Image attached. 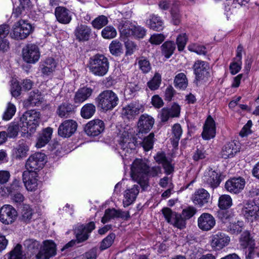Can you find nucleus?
Here are the masks:
<instances>
[{
    "instance_id": "1",
    "label": "nucleus",
    "mask_w": 259,
    "mask_h": 259,
    "mask_svg": "<svg viewBox=\"0 0 259 259\" xmlns=\"http://www.w3.org/2000/svg\"><path fill=\"white\" fill-rule=\"evenodd\" d=\"M88 67L95 76H104L108 71L109 62L104 55L98 54L90 58Z\"/></svg>"
},
{
    "instance_id": "2",
    "label": "nucleus",
    "mask_w": 259,
    "mask_h": 259,
    "mask_svg": "<svg viewBox=\"0 0 259 259\" xmlns=\"http://www.w3.org/2000/svg\"><path fill=\"white\" fill-rule=\"evenodd\" d=\"M95 101L97 107L106 112L113 110L117 106L119 98L112 90H107L100 93L96 98Z\"/></svg>"
},
{
    "instance_id": "3",
    "label": "nucleus",
    "mask_w": 259,
    "mask_h": 259,
    "mask_svg": "<svg viewBox=\"0 0 259 259\" xmlns=\"http://www.w3.org/2000/svg\"><path fill=\"white\" fill-rule=\"evenodd\" d=\"M33 31V28L30 23L26 20L20 19L14 24L10 35L14 39L21 40L27 37Z\"/></svg>"
},
{
    "instance_id": "4",
    "label": "nucleus",
    "mask_w": 259,
    "mask_h": 259,
    "mask_svg": "<svg viewBox=\"0 0 259 259\" xmlns=\"http://www.w3.org/2000/svg\"><path fill=\"white\" fill-rule=\"evenodd\" d=\"M161 211L168 223L181 230L186 228V222L181 214L172 211L168 207H164Z\"/></svg>"
},
{
    "instance_id": "5",
    "label": "nucleus",
    "mask_w": 259,
    "mask_h": 259,
    "mask_svg": "<svg viewBox=\"0 0 259 259\" xmlns=\"http://www.w3.org/2000/svg\"><path fill=\"white\" fill-rule=\"evenodd\" d=\"M149 165L145 160L136 159L131 166V176L139 182L145 180V174Z\"/></svg>"
},
{
    "instance_id": "6",
    "label": "nucleus",
    "mask_w": 259,
    "mask_h": 259,
    "mask_svg": "<svg viewBox=\"0 0 259 259\" xmlns=\"http://www.w3.org/2000/svg\"><path fill=\"white\" fill-rule=\"evenodd\" d=\"M24 126L27 127V133H33L40 122L39 114L34 110L24 113L22 117Z\"/></svg>"
},
{
    "instance_id": "7",
    "label": "nucleus",
    "mask_w": 259,
    "mask_h": 259,
    "mask_svg": "<svg viewBox=\"0 0 259 259\" xmlns=\"http://www.w3.org/2000/svg\"><path fill=\"white\" fill-rule=\"evenodd\" d=\"M18 217L16 209L11 205H4L0 208V221L4 224H13Z\"/></svg>"
},
{
    "instance_id": "8",
    "label": "nucleus",
    "mask_w": 259,
    "mask_h": 259,
    "mask_svg": "<svg viewBox=\"0 0 259 259\" xmlns=\"http://www.w3.org/2000/svg\"><path fill=\"white\" fill-rule=\"evenodd\" d=\"M46 155L41 152H36L29 156L26 161L25 166L27 170L35 171L43 167Z\"/></svg>"
},
{
    "instance_id": "9",
    "label": "nucleus",
    "mask_w": 259,
    "mask_h": 259,
    "mask_svg": "<svg viewBox=\"0 0 259 259\" xmlns=\"http://www.w3.org/2000/svg\"><path fill=\"white\" fill-rule=\"evenodd\" d=\"M192 68L195 79L198 81L205 80L210 76L209 63L206 61L197 60L194 62Z\"/></svg>"
},
{
    "instance_id": "10",
    "label": "nucleus",
    "mask_w": 259,
    "mask_h": 259,
    "mask_svg": "<svg viewBox=\"0 0 259 259\" xmlns=\"http://www.w3.org/2000/svg\"><path fill=\"white\" fill-rule=\"evenodd\" d=\"M135 140L131 134L127 131H124L120 135L119 140V145L122 151L121 154L126 155V153H130L132 150L135 148Z\"/></svg>"
},
{
    "instance_id": "11",
    "label": "nucleus",
    "mask_w": 259,
    "mask_h": 259,
    "mask_svg": "<svg viewBox=\"0 0 259 259\" xmlns=\"http://www.w3.org/2000/svg\"><path fill=\"white\" fill-rule=\"evenodd\" d=\"M78 124L73 119H67L63 121L58 129V135L63 138H69L76 131Z\"/></svg>"
},
{
    "instance_id": "12",
    "label": "nucleus",
    "mask_w": 259,
    "mask_h": 259,
    "mask_svg": "<svg viewBox=\"0 0 259 259\" xmlns=\"http://www.w3.org/2000/svg\"><path fill=\"white\" fill-rule=\"evenodd\" d=\"M95 228V225L93 222H91L85 225L77 226L74 230L77 242H82L87 240L89 237L90 234Z\"/></svg>"
},
{
    "instance_id": "13",
    "label": "nucleus",
    "mask_w": 259,
    "mask_h": 259,
    "mask_svg": "<svg viewBox=\"0 0 259 259\" xmlns=\"http://www.w3.org/2000/svg\"><path fill=\"white\" fill-rule=\"evenodd\" d=\"M210 245L215 250H220L228 245L230 237L222 232H219L211 237Z\"/></svg>"
},
{
    "instance_id": "14",
    "label": "nucleus",
    "mask_w": 259,
    "mask_h": 259,
    "mask_svg": "<svg viewBox=\"0 0 259 259\" xmlns=\"http://www.w3.org/2000/svg\"><path fill=\"white\" fill-rule=\"evenodd\" d=\"M24 60L28 63H34L40 57L38 47L34 44H28L22 50Z\"/></svg>"
},
{
    "instance_id": "15",
    "label": "nucleus",
    "mask_w": 259,
    "mask_h": 259,
    "mask_svg": "<svg viewBox=\"0 0 259 259\" xmlns=\"http://www.w3.org/2000/svg\"><path fill=\"white\" fill-rule=\"evenodd\" d=\"M242 212L248 221L257 220L259 217V206L254 201H247L244 203Z\"/></svg>"
},
{
    "instance_id": "16",
    "label": "nucleus",
    "mask_w": 259,
    "mask_h": 259,
    "mask_svg": "<svg viewBox=\"0 0 259 259\" xmlns=\"http://www.w3.org/2000/svg\"><path fill=\"white\" fill-rule=\"evenodd\" d=\"M56 254V244L51 240L44 242L43 247L36 254L38 259H50Z\"/></svg>"
},
{
    "instance_id": "17",
    "label": "nucleus",
    "mask_w": 259,
    "mask_h": 259,
    "mask_svg": "<svg viewBox=\"0 0 259 259\" xmlns=\"http://www.w3.org/2000/svg\"><path fill=\"white\" fill-rule=\"evenodd\" d=\"M105 129L104 122L99 119L89 121L85 126L84 130L89 136L96 137L99 135Z\"/></svg>"
},
{
    "instance_id": "18",
    "label": "nucleus",
    "mask_w": 259,
    "mask_h": 259,
    "mask_svg": "<svg viewBox=\"0 0 259 259\" xmlns=\"http://www.w3.org/2000/svg\"><path fill=\"white\" fill-rule=\"evenodd\" d=\"M197 225L200 230L208 231L215 225V220L211 214L204 212L198 218Z\"/></svg>"
},
{
    "instance_id": "19",
    "label": "nucleus",
    "mask_w": 259,
    "mask_h": 259,
    "mask_svg": "<svg viewBox=\"0 0 259 259\" xmlns=\"http://www.w3.org/2000/svg\"><path fill=\"white\" fill-rule=\"evenodd\" d=\"M154 122V119L151 116L147 114L141 115L137 123L139 133L147 134L149 132Z\"/></svg>"
},
{
    "instance_id": "20",
    "label": "nucleus",
    "mask_w": 259,
    "mask_h": 259,
    "mask_svg": "<svg viewBox=\"0 0 259 259\" xmlns=\"http://www.w3.org/2000/svg\"><path fill=\"white\" fill-rule=\"evenodd\" d=\"M37 174L36 171L25 170L23 172L22 179L28 191H34L37 187Z\"/></svg>"
},
{
    "instance_id": "21",
    "label": "nucleus",
    "mask_w": 259,
    "mask_h": 259,
    "mask_svg": "<svg viewBox=\"0 0 259 259\" xmlns=\"http://www.w3.org/2000/svg\"><path fill=\"white\" fill-rule=\"evenodd\" d=\"M181 108L177 104H174L170 108H162L159 114V117L162 122H165L170 118L178 117L180 116Z\"/></svg>"
},
{
    "instance_id": "22",
    "label": "nucleus",
    "mask_w": 259,
    "mask_h": 259,
    "mask_svg": "<svg viewBox=\"0 0 259 259\" xmlns=\"http://www.w3.org/2000/svg\"><path fill=\"white\" fill-rule=\"evenodd\" d=\"M93 92V89L91 87L85 86L80 88L74 94L73 99L74 103L77 105H80L92 96Z\"/></svg>"
},
{
    "instance_id": "23",
    "label": "nucleus",
    "mask_w": 259,
    "mask_h": 259,
    "mask_svg": "<svg viewBox=\"0 0 259 259\" xmlns=\"http://www.w3.org/2000/svg\"><path fill=\"white\" fill-rule=\"evenodd\" d=\"M210 194L204 189L197 190L192 195V200L195 205L202 207L207 204L210 201Z\"/></svg>"
},
{
    "instance_id": "24",
    "label": "nucleus",
    "mask_w": 259,
    "mask_h": 259,
    "mask_svg": "<svg viewBox=\"0 0 259 259\" xmlns=\"http://www.w3.org/2000/svg\"><path fill=\"white\" fill-rule=\"evenodd\" d=\"M245 182L242 178H234L228 180L225 183L226 190L235 194L239 193L244 187Z\"/></svg>"
},
{
    "instance_id": "25",
    "label": "nucleus",
    "mask_w": 259,
    "mask_h": 259,
    "mask_svg": "<svg viewBox=\"0 0 259 259\" xmlns=\"http://www.w3.org/2000/svg\"><path fill=\"white\" fill-rule=\"evenodd\" d=\"M215 135V122L211 116H209L203 126V130L202 133V137L206 140H210L214 137Z\"/></svg>"
},
{
    "instance_id": "26",
    "label": "nucleus",
    "mask_w": 259,
    "mask_h": 259,
    "mask_svg": "<svg viewBox=\"0 0 259 259\" xmlns=\"http://www.w3.org/2000/svg\"><path fill=\"white\" fill-rule=\"evenodd\" d=\"M140 187L139 185H134L130 189H127L124 191L123 205L124 207L132 204L136 200L139 193Z\"/></svg>"
},
{
    "instance_id": "27",
    "label": "nucleus",
    "mask_w": 259,
    "mask_h": 259,
    "mask_svg": "<svg viewBox=\"0 0 259 259\" xmlns=\"http://www.w3.org/2000/svg\"><path fill=\"white\" fill-rule=\"evenodd\" d=\"M92 33V29L90 26L84 24L78 25L74 31V35L79 41H87Z\"/></svg>"
},
{
    "instance_id": "28",
    "label": "nucleus",
    "mask_w": 259,
    "mask_h": 259,
    "mask_svg": "<svg viewBox=\"0 0 259 259\" xmlns=\"http://www.w3.org/2000/svg\"><path fill=\"white\" fill-rule=\"evenodd\" d=\"M57 20L60 23L67 24L71 20V16L69 10L64 7H57L55 10Z\"/></svg>"
},
{
    "instance_id": "29",
    "label": "nucleus",
    "mask_w": 259,
    "mask_h": 259,
    "mask_svg": "<svg viewBox=\"0 0 259 259\" xmlns=\"http://www.w3.org/2000/svg\"><path fill=\"white\" fill-rule=\"evenodd\" d=\"M221 175L215 170H209L204 176V181L210 187L214 189L218 187L222 180Z\"/></svg>"
},
{
    "instance_id": "30",
    "label": "nucleus",
    "mask_w": 259,
    "mask_h": 259,
    "mask_svg": "<svg viewBox=\"0 0 259 259\" xmlns=\"http://www.w3.org/2000/svg\"><path fill=\"white\" fill-rule=\"evenodd\" d=\"M34 214L33 208L29 204H24L21 208L19 220L24 224H29L34 220Z\"/></svg>"
},
{
    "instance_id": "31",
    "label": "nucleus",
    "mask_w": 259,
    "mask_h": 259,
    "mask_svg": "<svg viewBox=\"0 0 259 259\" xmlns=\"http://www.w3.org/2000/svg\"><path fill=\"white\" fill-rule=\"evenodd\" d=\"M146 24L150 29L154 31H159L163 30L164 28L163 20L160 17L155 14L149 16L146 21Z\"/></svg>"
},
{
    "instance_id": "32",
    "label": "nucleus",
    "mask_w": 259,
    "mask_h": 259,
    "mask_svg": "<svg viewBox=\"0 0 259 259\" xmlns=\"http://www.w3.org/2000/svg\"><path fill=\"white\" fill-rule=\"evenodd\" d=\"M75 113L73 105L69 103H63L57 109L56 113L61 118H68Z\"/></svg>"
},
{
    "instance_id": "33",
    "label": "nucleus",
    "mask_w": 259,
    "mask_h": 259,
    "mask_svg": "<svg viewBox=\"0 0 259 259\" xmlns=\"http://www.w3.org/2000/svg\"><path fill=\"white\" fill-rule=\"evenodd\" d=\"M43 97L40 92L38 90H34L30 93L28 98L24 101L26 107L38 105L42 102Z\"/></svg>"
},
{
    "instance_id": "34",
    "label": "nucleus",
    "mask_w": 259,
    "mask_h": 259,
    "mask_svg": "<svg viewBox=\"0 0 259 259\" xmlns=\"http://www.w3.org/2000/svg\"><path fill=\"white\" fill-rule=\"evenodd\" d=\"M238 152L236 145L233 142H229L225 145L221 151V156L223 158H232Z\"/></svg>"
},
{
    "instance_id": "35",
    "label": "nucleus",
    "mask_w": 259,
    "mask_h": 259,
    "mask_svg": "<svg viewBox=\"0 0 259 259\" xmlns=\"http://www.w3.org/2000/svg\"><path fill=\"white\" fill-rule=\"evenodd\" d=\"M52 132L53 131L51 127L44 129L39 135L36 146L37 148H41L45 146L50 141Z\"/></svg>"
},
{
    "instance_id": "36",
    "label": "nucleus",
    "mask_w": 259,
    "mask_h": 259,
    "mask_svg": "<svg viewBox=\"0 0 259 259\" xmlns=\"http://www.w3.org/2000/svg\"><path fill=\"white\" fill-rule=\"evenodd\" d=\"M240 247L242 249L255 246L254 240L251 236L249 231H244L241 235L239 239Z\"/></svg>"
},
{
    "instance_id": "37",
    "label": "nucleus",
    "mask_w": 259,
    "mask_h": 259,
    "mask_svg": "<svg viewBox=\"0 0 259 259\" xmlns=\"http://www.w3.org/2000/svg\"><path fill=\"white\" fill-rule=\"evenodd\" d=\"M24 246L27 250V253L30 255L35 254L39 252L40 243L36 240L29 239L26 240L24 242Z\"/></svg>"
},
{
    "instance_id": "38",
    "label": "nucleus",
    "mask_w": 259,
    "mask_h": 259,
    "mask_svg": "<svg viewBox=\"0 0 259 259\" xmlns=\"http://www.w3.org/2000/svg\"><path fill=\"white\" fill-rule=\"evenodd\" d=\"M181 125L179 123H175L171 128L172 137L170 138L171 143L174 147L176 148L178 146L179 140L182 134Z\"/></svg>"
},
{
    "instance_id": "39",
    "label": "nucleus",
    "mask_w": 259,
    "mask_h": 259,
    "mask_svg": "<svg viewBox=\"0 0 259 259\" xmlns=\"http://www.w3.org/2000/svg\"><path fill=\"white\" fill-rule=\"evenodd\" d=\"M29 150V147L27 142L23 139L18 141V146L15 149V154L17 159L25 157Z\"/></svg>"
},
{
    "instance_id": "40",
    "label": "nucleus",
    "mask_w": 259,
    "mask_h": 259,
    "mask_svg": "<svg viewBox=\"0 0 259 259\" xmlns=\"http://www.w3.org/2000/svg\"><path fill=\"white\" fill-rule=\"evenodd\" d=\"M244 228V223L242 221H232L227 225V231L231 234L238 235Z\"/></svg>"
},
{
    "instance_id": "41",
    "label": "nucleus",
    "mask_w": 259,
    "mask_h": 259,
    "mask_svg": "<svg viewBox=\"0 0 259 259\" xmlns=\"http://www.w3.org/2000/svg\"><path fill=\"white\" fill-rule=\"evenodd\" d=\"M56 67V62L55 60L52 58L47 59L40 66L42 73L47 75L54 71Z\"/></svg>"
},
{
    "instance_id": "42",
    "label": "nucleus",
    "mask_w": 259,
    "mask_h": 259,
    "mask_svg": "<svg viewBox=\"0 0 259 259\" xmlns=\"http://www.w3.org/2000/svg\"><path fill=\"white\" fill-rule=\"evenodd\" d=\"M176 49V44L172 41H166L161 46V53L166 59H168L174 54Z\"/></svg>"
},
{
    "instance_id": "43",
    "label": "nucleus",
    "mask_w": 259,
    "mask_h": 259,
    "mask_svg": "<svg viewBox=\"0 0 259 259\" xmlns=\"http://www.w3.org/2000/svg\"><path fill=\"white\" fill-rule=\"evenodd\" d=\"M96 111V106L93 103H87L80 109V115L84 119L91 118Z\"/></svg>"
},
{
    "instance_id": "44",
    "label": "nucleus",
    "mask_w": 259,
    "mask_h": 259,
    "mask_svg": "<svg viewBox=\"0 0 259 259\" xmlns=\"http://www.w3.org/2000/svg\"><path fill=\"white\" fill-rule=\"evenodd\" d=\"M134 25L130 21H122L118 25V29L121 35L126 37L131 36V31H132Z\"/></svg>"
},
{
    "instance_id": "45",
    "label": "nucleus",
    "mask_w": 259,
    "mask_h": 259,
    "mask_svg": "<svg viewBox=\"0 0 259 259\" xmlns=\"http://www.w3.org/2000/svg\"><path fill=\"white\" fill-rule=\"evenodd\" d=\"M139 111L136 105L131 103L122 108V115L128 119H132L139 113Z\"/></svg>"
},
{
    "instance_id": "46",
    "label": "nucleus",
    "mask_w": 259,
    "mask_h": 259,
    "mask_svg": "<svg viewBox=\"0 0 259 259\" xmlns=\"http://www.w3.org/2000/svg\"><path fill=\"white\" fill-rule=\"evenodd\" d=\"M175 87L181 90H185L188 85V80L184 73L178 74L174 79Z\"/></svg>"
},
{
    "instance_id": "47",
    "label": "nucleus",
    "mask_w": 259,
    "mask_h": 259,
    "mask_svg": "<svg viewBox=\"0 0 259 259\" xmlns=\"http://www.w3.org/2000/svg\"><path fill=\"white\" fill-rule=\"evenodd\" d=\"M232 205V199L230 195L224 194L221 195L218 200V207L221 210H226Z\"/></svg>"
},
{
    "instance_id": "48",
    "label": "nucleus",
    "mask_w": 259,
    "mask_h": 259,
    "mask_svg": "<svg viewBox=\"0 0 259 259\" xmlns=\"http://www.w3.org/2000/svg\"><path fill=\"white\" fill-rule=\"evenodd\" d=\"M218 219L224 224H229L233 221L234 213L231 211L221 210L218 211Z\"/></svg>"
},
{
    "instance_id": "49",
    "label": "nucleus",
    "mask_w": 259,
    "mask_h": 259,
    "mask_svg": "<svg viewBox=\"0 0 259 259\" xmlns=\"http://www.w3.org/2000/svg\"><path fill=\"white\" fill-rule=\"evenodd\" d=\"M5 259H24L23 258L22 246L18 244L9 253L5 255Z\"/></svg>"
},
{
    "instance_id": "50",
    "label": "nucleus",
    "mask_w": 259,
    "mask_h": 259,
    "mask_svg": "<svg viewBox=\"0 0 259 259\" xmlns=\"http://www.w3.org/2000/svg\"><path fill=\"white\" fill-rule=\"evenodd\" d=\"M108 23V20L107 17L104 15H100L92 22V25L95 29H100L106 26Z\"/></svg>"
},
{
    "instance_id": "51",
    "label": "nucleus",
    "mask_w": 259,
    "mask_h": 259,
    "mask_svg": "<svg viewBox=\"0 0 259 259\" xmlns=\"http://www.w3.org/2000/svg\"><path fill=\"white\" fill-rule=\"evenodd\" d=\"M109 50L112 55L119 56L122 53V46L117 40H113L109 45Z\"/></svg>"
},
{
    "instance_id": "52",
    "label": "nucleus",
    "mask_w": 259,
    "mask_h": 259,
    "mask_svg": "<svg viewBox=\"0 0 259 259\" xmlns=\"http://www.w3.org/2000/svg\"><path fill=\"white\" fill-rule=\"evenodd\" d=\"M117 35L115 28L112 26H106L101 31L102 36L105 39H112Z\"/></svg>"
},
{
    "instance_id": "53",
    "label": "nucleus",
    "mask_w": 259,
    "mask_h": 259,
    "mask_svg": "<svg viewBox=\"0 0 259 259\" xmlns=\"http://www.w3.org/2000/svg\"><path fill=\"white\" fill-rule=\"evenodd\" d=\"M161 81V76L157 73L155 74L152 79L147 82V85L151 90L154 91L159 88Z\"/></svg>"
},
{
    "instance_id": "54",
    "label": "nucleus",
    "mask_w": 259,
    "mask_h": 259,
    "mask_svg": "<svg viewBox=\"0 0 259 259\" xmlns=\"http://www.w3.org/2000/svg\"><path fill=\"white\" fill-rule=\"evenodd\" d=\"M115 238V235L114 233L109 234L101 242L100 248L101 250H105L110 247L113 244Z\"/></svg>"
},
{
    "instance_id": "55",
    "label": "nucleus",
    "mask_w": 259,
    "mask_h": 259,
    "mask_svg": "<svg viewBox=\"0 0 259 259\" xmlns=\"http://www.w3.org/2000/svg\"><path fill=\"white\" fill-rule=\"evenodd\" d=\"M146 30L143 27L139 25H134L132 31H131V36L133 35L137 38H143L146 35Z\"/></svg>"
},
{
    "instance_id": "56",
    "label": "nucleus",
    "mask_w": 259,
    "mask_h": 259,
    "mask_svg": "<svg viewBox=\"0 0 259 259\" xmlns=\"http://www.w3.org/2000/svg\"><path fill=\"white\" fill-rule=\"evenodd\" d=\"M140 69L144 73L149 72L151 69L149 60L144 57H141L138 61Z\"/></svg>"
},
{
    "instance_id": "57",
    "label": "nucleus",
    "mask_w": 259,
    "mask_h": 259,
    "mask_svg": "<svg viewBox=\"0 0 259 259\" xmlns=\"http://www.w3.org/2000/svg\"><path fill=\"white\" fill-rule=\"evenodd\" d=\"M187 41L188 36L186 33H182L178 36L176 39V43L178 46V49L179 51L181 52L184 50Z\"/></svg>"
},
{
    "instance_id": "58",
    "label": "nucleus",
    "mask_w": 259,
    "mask_h": 259,
    "mask_svg": "<svg viewBox=\"0 0 259 259\" xmlns=\"http://www.w3.org/2000/svg\"><path fill=\"white\" fill-rule=\"evenodd\" d=\"M21 188L20 181L17 179H14L10 185L6 187L9 194L19 192Z\"/></svg>"
},
{
    "instance_id": "59",
    "label": "nucleus",
    "mask_w": 259,
    "mask_h": 259,
    "mask_svg": "<svg viewBox=\"0 0 259 259\" xmlns=\"http://www.w3.org/2000/svg\"><path fill=\"white\" fill-rule=\"evenodd\" d=\"M154 139V134L153 133H150L147 137L144 139L142 145L145 151H149L153 148Z\"/></svg>"
},
{
    "instance_id": "60",
    "label": "nucleus",
    "mask_w": 259,
    "mask_h": 259,
    "mask_svg": "<svg viewBox=\"0 0 259 259\" xmlns=\"http://www.w3.org/2000/svg\"><path fill=\"white\" fill-rule=\"evenodd\" d=\"M15 112L16 107L15 105L11 103H9L7 108L3 116V120H9L12 118Z\"/></svg>"
},
{
    "instance_id": "61",
    "label": "nucleus",
    "mask_w": 259,
    "mask_h": 259,
    "mask_svg": "<svg viewBox=\"0 0 259 259\" xmlns=\"http://www.w3.org/2000/svg\"><path fill=\"white\" fill-rule=\"evenodd\" d=\"M116 218V209L113 208H108L105 210V214L102 218L101 222L105 224L109 222L111 219Z\"/></svg>"
},
{
    "instance_id": "62",
    "label": "nucleus",
    "mask_w": 259,
    "mask_h": 259,
    "mask_svg": "<svg viewBox=\"0 0 259 259\" xmlns=\"http://www.w3.org/2000/svg\"><path fill=\"white\" fill-rule=\"evenodd\" d=\"M197 211V209L194 207L188 206L182 210L181 214L186 221L192 218Z\"/></svg>"
},
{
    "instance_id": "63",
    "label": "nucleus",
    "mask_w": 259,
    "mask_h": 259,
    "mask_svg": "<svg viewBox=\"0 0 259 259\" xmlns=\"http://www.w3.org/2000/svg\"><path fill=\"white\" fill-rule=\"evenodd\" d=\"M19 127L17 124L11 123L7 129V136L9 138H15L18 134Z\"/></svg>"
},
{
    "instance_id": "64",
    "label": "nucleus",
    "mask_w": 259,
    "mask_h": 259,
    "mask_svg": "<svg viewBox=\"0 0 259 259\" xmlns=\"http://www.w3.org/2000/svg\"><path fill=\"white\" fill-rule=\"evenodd\" d=\"M234 62L230 65V72L232 74H237L241 68L242 61L241 60L234 59Z\"/></svg>"
}]
</instances>
